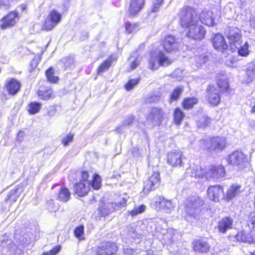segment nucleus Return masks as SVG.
Wrapping results in <instances>:
<instances>
[{
	"label": "nucleus",
	"mask_w": 255,
	"mask_h": 255,
	"mask_svg": "<svg viewBox=\"0 0 255 255\" xmlns=\"http://www.w3.org/2000/svg\"><path fill=\"white\" fill-rule=\"evenodd\" d=\"M127 199L123 198L122 200L118 203H108L100 206L98 211L102 216H106L111 213L121 210L127 205Z\"/></svg>",
	"instance_id": "4"
},
{
	"label": "nucleus",
	"mask_w": 255,
	"mask_h": 255,
	"mask_svg": "<svg viewBox=\"0 0 255 255\" xmlns=\"http://www.w3.org/2000/svg\"><path fill=\"white\" fill-rule=\"evenodd\" d=\"M124 253L125 255H132L134 250L130 248H126L124 249Z\"/></svg>",
	"instance_id": "60"
},
{
	"label": "nucleus",
	"mask_w": 255,
	"mask_h": 255,
	"mask_svg": "<svg viewBox=\"0 0 255 255\" xmlns=\"http://www.w3.org/2000/svg\"><path fill=\"white\" fill-rule=\"evenodd\" d=\"M160 181L159 173L158 172H154L144 182L143 191L144 193L147 194L150 191L154 190L158 187Z\"/></svg>",
	"instance_id": "7"
},
{
	"label": "nucleus",
	"mask_w": 255,
	"mask_h": 255,
	"mask_svg": "<svg viewBox=\"0 0 255 255\" xmlns=\"http://www.w3.org/2000/svg\"><path fill=\"white\" fill-rule=\"evenodd\" d=\"M38 65V60L33 59L30 63V66L32 68V70H30V71H32L33 69L35 68Z\"/></svg>",
	"instance_id": "61"
},
{
	"label": "nucleus",
	"mask_w": 255,
	"mask_h": 255,
	"mask_svg": "<svg viewBox=\"0 0 255 255\" xmlns=\"http://www.w3.org/2000/svg\"><path fill=\"white\" fill-rule=\"evenodd\" d=\"M164 114V111L161 108L152 107L146 113V121L153 126H159L163 121Z\"/></svg>",
	"instance_id": "3"
},
{
	"label": "nucleus",
	"mask_w": 255,
	"mask_h": 255,
	"mask_svg": "<svg viewBox=\"0 0 255 255\" xmlns=\"http://www.w3.org/2000/svg\"><path fill=\"white\" fill-rule=\"evenodd\" d=\"M186 36L195 40H201L205 37L206 30L202 26H198L195 24L187 28Z\"/></svg>",
	"instance_id": "10"
},
{
	"label": "nucleus",
	"mask_w": 255,
	"mask_h": 255,
	"mask_svg": "<svg viewBox=\"0 0 255 255\" xmlns=\"http://www.w3.org/2000/svg\"><path fill=\"white\" fill-rule=\"evenodd\" d=\"M206 97L211 105L217 106L221 100L220 89L214 85H210L207 89Z\"/></svg>",
	"instance_id": "12"
},
{
	"label": "nucleus",
	"mask_w": 255,
	"mask_h": 255,
	"mask_svg": "<svg viewBox=\"0 0 255 255\" xmlns=\"http://www.w3.org/2000/svg\"><path fill=\"white\" fill-rule=\"evenodd\" d=\"M155 230L163 235L162 241L166 245H171L174 242L175 231L173 229L166 230L156 227Z\"/></svg>",
	"instance_id": "16"
},
{
	"label": "nucleus",
	"mask_w": 255,
	"mask_h": 255,
	"mask_svg": "<svg viewBox=\"0 0 255 255\" xmlns=\"http://www.w3.org/2000/svg\"><path fill=\"white\" fill-rule=\"evenodd\" d=\"M138 27L137 24H131L129 22H126L125 24V27L126 31L128 33H132L136 31V28Z\"/></svg>",
	"instance_id": "51"
},
{
	"label": "nucleus",
	"mask_w": 255,
	"mask_h": 255,
	"mask_svg": "<svg viewBox=\"0 0 255 255\" xmlns=\"http://www.w3.org/2000/svg\"><path fill=\"white\" fill-rule=\"evenodd\" d=\"M218 88L221 90H226L229 87V84L226 80H219L217 83Z\"/></svg>",
	"instance_id": "54"
},
{
	"label": "nucleus",
	"mask_w": 255,
	"mask_h": 255,
	"mask_svg": "<svg viewBox=\"0 0 255 255\" xmlns=\"http://www.w3.org/2000/svg\"><path fill=\"white\" fill-rule=\"evenodd\" d=\"M45 75L48 81L51 83H56L59 80L58 77L54 76V71L52 67L46 71Z\"/></svg>",
	"instance_id": "40"
},
{
	"label": "nucleus",
	"mask_w": 255,
	"mask_h": 255,
	"mask_svg": "<svg viewBox=\"0 0 255 255\" xmlns=\"http://www.w3.org/2000/svg\"><path fill=\"white\" fill-rule=\"evenodd\" d=\"M233 220L230 217L223 218L218 223V229L219 232L225 233L226 231L232 228Z\"/></svg>",
	"instance_id": "25"
},
{
	"label": "nucleus",
	"mask_w": 255,
	"mask_h": 255,
	"mask_svg": "<svg viewBox=\"0 0 255 255\" xmlns=\"http://www.w3.org/2000/svg\"><path fill=\"white\" fill-rule=\"evenodd\" d=\"M192 246L194 251L198 254L208 253L211 248L209 243L204 239L195 240L193 242Z\"/></svg>",
	"instance_id": "14"
},
{
	"label": "nucleus",
	"mask_w": 255,
	"mask_h": 255,
	"mask_svg": "<svg viewBox=\"0 0 255 255\" xmlns=\"http://www.w3.org/2000/svg\"><path fill=\"white\" fill-rule=\"evenodd\" d=\"M248 226L255 231V216L250 219L248 223Z\"/></svg>",
	"instance_id": "58"
},
{
	"label": "nucleus",
	"mask_w": 255,
	"mask_h": 255,
	"mask_svg": "<svg viewBox=\"0 0 255 255\" xmlns=\"http://www.w3.org/2000/svg\"><path fill=\"white\" fill-rule=\"evenodd\" d=\"M229 42L234 45L237 48L242 43L241 31L236 27H232L229 30L228 35Z\"/></svg>",
	"instance_id": "15"
},
{
	"label": "nucleus",
	"mask_w": 255,
	"mask_h": 255,
	"mask_svg": "<svg viewBox=\"0 0 255 255\" xmlns=\"http://www.w3.org/2000/svg\"><path fill=\"white\" fill-rule=\"evenodd\" d=\"M71 193L68 188L62 187L59 190L57 199L62 202H66L70 199Z\"/></svg>",
	"instance_id": "31"
},
{
	"label": "nucleus",
	"mask_w": 255,
	"mask_h": 255,
	"mask_svg": "<svg viewBox=\"0 0 255 255\" xmlns=\"http://www.w3.org/2000/svg\"><path fill=\"white\" fill-rule=\"evenodd\" d=\"M74 138V134L69 133L62 139V143L64 146H67L69 145V143L73 141Z\"/></svg>",
	"instance_id": "48"
},
{
	"label": "nucleus",
	"mask_w": 255,
	"mask_h": 255,
	"mask_svg": "<svg viewBox=\"0 0 255 255\" xmlns=\"http://www.w3.org/2000/svg\"><path fill=\"white\" fill-rule=\"evenodd\" d=\"M18 190V187H15L10 191L5 199L6 202H9L10 203L15 202L20 195Z\"/></svg>",
	"instance_id": "34"
},
{
	"label": "nucleus",
	"mask_w": 255,
	"mask_h": 255,
	"mask_svg": "<svg viewBox=\"0 0 255 255\" xmlns=\"http://www.w3.org/2000/svg\"><path fill=\"white\" fill-rule=\"evenodd\" d=\"M226 145V139L224 137L216 136L210 138L207 144V149L210 151L222 150Z\"/></svg>",
	"instance_id": "9"
},
{
	"label": "nucleus",
	"mask_w": 255,
	"mask_h": 255,
	"mask_svg": "<svg viewBox=\"0 0 255 255\" xmlns=\"http://www.w3.org/2000/svg\"><path fill=\"white\" fill-rule=\"evenodd\" d=\"M183 86H178L175 88L170 95L169 102L177 101L183 92Z\"/></svg>",
	"instance_id": "35"
},
{
	"label": "nucleus",
	"mask_w": 255,
	"mask_h": 255,
	"mask_svg": "<svg viewBox=\"0 0 255 255\" xmlns=\"http://www.w3.org/2000/svg\"><path fill=\"white\" fill-rule=\"evenodd\" d=\"M251 106L252 107L251 112L255 113V103H254V105H251Z\"/></svg>",
	"instance_id": "64"
},
{
	"label": "nucleus",
	"mask_w": 255,
	"mask_h": 255,
	"mask_svg": "<svg viewBox=\"0 0 255 255\" xmlns=\"http://www.w3.org/2000/svg\"><path fill=\"white\" fill-rule=\"evenodd\" d=\"M118 251L117 245L114 243H103L99 247L97 250V255H112Z\"/></svg>",
	"instance_id": "13"
},
{
	"label": "nucleus",
	"mask_w": 255,
	"mask_h": 255,
	"mask_svg": "<svg viewBox=\"0 0 255 255\" xmlns=\"http://www.w3.org/2000/svg\"><path fill=\"white\" fill-rule=\"evenodd\" d=\"M247 81L252 82L255 79V63H250L246 69Z\"/></svg>",
	"instance_id": "33"
},
{
	"label": "nucleus",
	"mask_w": 255,
	"mask_h": 255,
	"mask_svg": "<svg viewBox=\"0 0 255 255\" xmlns=\"http://www.w3.org/2000/svg\"><path fill=\"white\" fill-rule=\"evenodd\" d=\"M139 79H134L129 80L127 84L125 85V88L126 90L128 91L131 90L134 86L138 84Z\"/></svg>",
	"instance_id": "50"
},
{
	"label": "nucleus",
	"mask_w": 255,
	"mask_h": 255,
	"mask_svg": "<svg viewBox=\"0 0 255 255\" xmlns=\"http://www.w3.org/2000/svg\"><path fill=\"white\" fill-rule=\"evenodd\" d=\"M60 249L61 247L60 246H56L50 251L44 253L42 255H56L60 251Z\"/></svg>",
	"instance_id": "56"
},
{
	"label": "nucleus",
	"mask_w": 255,
	"mask_h": 255,
	"mask_svg": "<svg viewBox=\"0 0 255 255\" xmlns=\"http://www.w3.org/2000/svg\"><path fill=\"white\" fill-rule=\"evenodd\" d=\"M116 60V57L115 56H110L107 59L104 61L98 67V73L99 74L102 73L105 71L108 70L111 66L112 62Z\"/></svg>",
	"instance_id": "29"
},
{
	"label": "nucleus",
	"mask_w": 255,
	"mask_h": 255,
	"mask_svg": "<svg viewBox=\"0 0 255 255\" xmlns=\"http://www.w3.org/2000/svg\"><path fill=\"white\" fill-rule=\"evenodd\" d=\"M90 182L86 181V182H79L78 184L74 185V188L76 193L80 196L86 195L89 191Z\"/></svg>",
	"instance_id": "26"
},
{
	"label": "nucleus",
	"mask_w": 255,
	"mask_h": 255,
	"mask_svg": "<svg viewBox=\"0 0 255 255\" xmlns=\"http://www.w3.org/2000/svg\"><path fill=\"white\" fill-rule=\"evenodd\" d=\"M128 236L134 239L138 240V242L140 241V239L142 236V234L138 232L137 228H134L133 227H129L128 229Z\"/></svg>",
	"instance_id": "39"
},
{
	"label": "nucleus",
	"mask_w": 255,
	"mask_h": 255,
	"mask_svg": "<svg viewBox=\"0 0 255 255\" xmlns=\"http://www.w3.org/2000/svg\"><path fill=\"white\" fill-rule=\"evenodd\" d=\"M184 117V114L179 108H176L174 112V121L176 124L179 125Z\"/></svg>",
	"instance_id": "41"
},
{
	"label": "nucleus",
	"mask_w": 255,
	"mask_h": 255,
	"mask_svg": "<svg viewBox=\"0 0 255 255\" xmlns=\"http://www.w3.org/2000/svg\"><path fill=\"white\" fill-rule=\"evenodd\" d=\"M163 2V0H155L151 7V11L152 12H157L159 7Z\"/></svg>",
	"instance_id": "49"
},
{
	"label": "nucleus",
	"mask_w": 255,
	"mask_h": 255,
	"mask_svg": "<svg viewBox=\"0 0 255 255\" xmlns=\"http://www.w3.org/2000/svg\"><path fill=\"white\" fill-rule=\"evenodd\" d=\"M214 47L219 51L224 52L228 49V45L223 35L220 33L216 34L212 39Z\"/></svg>",
	"instance_id": "17"
},
{
	"label": "nucleus",
	"mask_w": 255,
	"mask_h": 255,
	"mask_svg": "<svg viewBox=\"0 0 255 255\" xmlns=\"http://www.w3.org/2000/svg\"><path fill=\"white\" fill-rule=\"evenodd\" d=\"M208 60V58L205 55H200L196 56L195 58V62L196 65V67L199 68L203 64H205Z\"/></svg>",
	"instance_id": "45"
},
{
	"label": "nucleus",
	"mask_w": 255,
	"mask_h": 255,
	"mask_svg": "<svg viewBox=\"0 0 255 255\" xmlns=\"http://www.w3.org/2000/svg\"><path fill=\"white\" fill-rule=\"evenodd\" d=\"M140 59L139 57H136L135 60L131 61L130 64V69L131 70L135 69L139 64Z\"/></svg>",
	"instance_id": "57"
},
{
	"label": "nucleus",
	"mask_w": 255,
	"mask_h": 255,
	"mask_svg": "<svg viewBox=\"0 0 255 255\" xmlns=\"http://www.w3.org/2000/svg\"><path fill=\"white\" fill-rule=\"evenodd\" d=\"M134 120V117L133 115H129L128 116L123 122V126H129L133 122Z\"/></svg>",
	"instance_id": "55"
},
{
	"label": "nucleus",
	"mask_w": 255,
	"mask_h": 255,
	"mask_svg": "<svg viewBox=\"0 0 255 255\" xmlns=\"http://www.w3.org/2000/svg\"><path fill=\"white\" fill-rule=\"evenodd\" d=\"M213 13L209 10H203L200 14L199 20L201 22L207 26H211L214 25Z\"/></svg>",
	"instance_id": "23"
},
{
	"label": "nucleus",
	"mask_w": 255,
	"mask_h": 255,
	"mask_svg": "<svg viewBox=\"0 0 255 255\" xmlns=\"http://www.w3.org/2000/svg\"><path fill=\"white\" fill-rule=\"evenodd\" d=\"M198 99L195 98H187L185 99L182 103L183 107L184 109H190L197 104Z\"/></svg>",
	"instance_id": "36"
},
{
	"label": "nucleus",
	"mask_w": 255,
	"mask_h": 255,
	"mask_svg": "<svg viewBox=\"0 0 255 255\" xmlns=\"http://www.w3.org/2000/svg\"><path fill=\"white\" fill-rule=\"evenodd\" d=\"M235 237L236 240L239 242L248 243L253 242V239L251 235L250 234L246 233L245 231L238 233Z\"/></svg>",
	"instance_id": "32"
},
{
	"label": "nucleus",
	"mask_w": 255,
	"mask_h": 255,
	"mask_svg": "<svg viewBox=\"0 0 255 255\" xmlns=\"http://www.w3.org/2000/svg\"><path fill=\"white\" fill-rule=\"evenodd\" d=\"M89 177V174L86 171H83L82 173V179L80 182H86V181H89L88 178Z\"/></svg>",
	"instance_id": "59"
},
{
	"label": "nucleus",
	"mask_w": 255,
	"mask_h": 255,
	"mask_svg": "<svg viewBox=\"0 0 255 255\" xmlns=\"http://www.w3.org/2000/svg\"><path fill=\"white\" fill-rule=\"evenodd\" d=\"M206 169H203L198 166H193L190 167L188 169V172L190 173V175L195 178H200L205 177Z\"/></svg>",
	"instance_id": "27"
},
{
	"label": "nucleus",
	"mask_w": 255,
	"mask_h": 255,
	"mask_svg": "<svg viewBox=\"0 0 255 255\" xmlns=\"http://www.w3.org/2000/svg\"><path fill=\"white\" fill-rule=\"evenodd\" d=\"M146 206L145 205H141L139 206L135 207L133 210L128 211V213L131 216L134 217L144 212Z\"/></svg>",
	"instance_id": "42"
},
{
	"label": "nucleus",
	"mask_w": 255,
	"mask_h": 255,
	"mask_svg": "<svg viewBox=\"0 0 255 255\" xmlns=\"http://www.w3.org/2000/svg\"><path fill=\"white\" fill-rule=\"evenodd\" d=\"M182 153L180 151L171 152L168 155V163L172 166L181 165L182 164Z\"/></svg>",
	"instance_id": "22"
},
{
	"label": "nucleus",
	"mask_w": 255,
	"mask_h": 255,
	"mask_svg": "<svg viewBox=\"0 0 255 255\" xmlns=\"http://www.w3.org/2000/svg\"><path fill=\"white\" fill-rule=\"evenodd\" d=\"M155 208L157 210L169 213L174 208L171 200L166 199L161 196H157L154 198Z\"/></svg>",
	"instance_id": "8"
},
{
	"label": "nucleus",
	"mask_w": 255,
	"mask_h": 255,
	"mask_svg": "<svg viewBox=\"0 0 255 255\" xmlns=\"http://www.w3.org/2000/svg\"><path fill=\"white\" fill-rule=\"evenodd\" d=\"M91 185L94 189L96 190L100 188L101 185V178L99 175L96 174L94 175Z\"/></svg>",
	"instance_id": "46"
},
{
	"label": "nucleus",
	"mask_w": 255,
	"mask_h": 255,
	"mask_svg": "<svg viewBox=\"0 0 255 255\" xmlns=\"http://www.w3.org/2000/svg\"><path fill=\"white\" fill-rule=\"evenodd\" d=\"M172 63V60L169 59L163 53L161 52L157 57H151L149 61V68L152 70H155L159 66H167Z\"/></svg>",
	"instance_id": "6"
},
{
	"label": "nucleus",
	"mask_w": 255,
	"mask_h": 255,
	"mask_svg": "<svg viewBox=\"0 0 255 255\" xmlns=\"http://www.w3.org/2000/svg\"><path fill=\"white\" fill-rule=\"evenodd\" d=\"M38 95L41 99L44 100H48L54 97L53 91L50 88L45 91L39 90L38 92Z\"/></svg>",
	"instance_id": "37"
},
{
	"label": "nucleus",
	"mask_w": 255,
	"mask_h": 255,
	"mask_svg": "<svg viewBox=\"0 0 255 255\" xmlns=\"http://www.w3.org/2000/svg\"><path fill=\"white\" fill-rule=\"evenodd\" d=\"M41 108V104L39 103L33 102L29 104L28 111L31 115L37 113Z\"/></svg>",
	"instance_id": "38"
},
{
	"label": "nucleus",
	"mask_w": 255,
	"mask_h": 255,
	"mask_svg": "<svg viewBox=\"0 0 255 255\" xmlns=\"http://www.w3.org/2000/svg\"><path fill=\"white\" fill-rule=\"evenodd\" d=\"M54 202L53 200H50L47 202L48 208L49 210H54L55 208L53 207Z\"/></svg>",
	"instance_id": "62"
},
{
	"label": "nucleus",
	"mask_w": 255,
	"mask_h": 255,
	"mask_svg": "<svg viewBox=\"0 0 255 255\" xmlns=\"http://www.w3.org/2000/svg\"><path fill=\"white\" fill-rule=\"evenodd\" d=\"M162 45L167 52H171L178 49V43L176 41L174 36L168 35L166 36L162 42Z\"/></svg>",
	"instance_id": "19"
},
{
	"label": "nucleus",
	"mask_w": 255,
	"mask_h": 255,
	"mask_svg": "<svg viewBox=\"0 0 255 255\" xmlns=\"http://www.w3.org/2000/svg\"><path fill=\"white\" fill-rule=\"evenodd\" d=\"M144 0H131L128 13L130 15H135L143 7Z\"/></svg>",
	"instance_id": "24"
},
{
	"label": "nucleus",
	"mask_w": 255,
	"mask_h": 255,
	"mask_svg": "<svg viewBox=\"0 0 255 255\" xmlns=\"http://www.w3.org/2000/svg\"><path fill=\"white\" fill-rule=\"evenodd\" d=\"M20 86V83L18 80L12 78L5 83L4 87L9 94L13 96L18 92Z\"/></svg>",
	"instance_id": "20"
},
{
	"label": "nucleus",
	"mask_w": 255,
	"mask_h": 255,
	"mask_svg": "<svg viewBox=\"0 0 255 255\" xmlns=\"http://www.w3.org/2000/svg\"><path fill=\"white\" fill-rule=\"evenodd\" d=\"M211 120L205 115L201 114L199 116L196 120L197 127L198 128H206L211 124Z\"/></svg>",
	"instance_id": "30"
},
{
	"label": "nucleus",
	"mask_w": 255,
	"mask_h": 255,
	"mask_svg": "<svg viewBox=\"0 0 255 255\" xmlns=\"http://www.w3.org/2000/svg\"><path fill=\"white\" fill-rule=\"evenodd\" d=\"M239 54L242 56H247L250 53V50H249V44L247 42L240 48H238Z\"/></svg>",
	"instance_id": "43"
},
{
	"label": "nucleus",
	"mask_w": 255,
	"mask_h": 255,
	"mask_svg": "<svg viewBox=\"0 0 255 255\" xmlns=\"http://www.w3.org/2000/svg\"><path fill=\"white\" fill-rule=\"evenodd\" d=\"M179 17L181 25L185 28L198 24L199 20V16L196 10L188 6L182 9Z\"/></svg>",
	"instance_id": "1"
},
{
	"label": "nucleus",
	"mask_w": 255,
	"mask_h": 255,
	"mask_svg": "<svg viewBox=\"0 0 255 255\" xmlns=\"http://www.w3.org/2000/svg\"><path fill=\"white\" fill-rule=\"evenodd\" d=\"M203 205V200L198 197H192L185 201V212L189 216L196 218L200 212V207Z\"/></svg>",
	"instance_id": "2"
},
{
	"label": "nucleus",
	"mask_w": 255,
	"mask_h": 255,
	"mask_svg": "<svg viewBox=\"0 0 255 255\" xmlns=\"http://www.w3.org/2000/svg\"><path fill=\"white\" fill-rule=\"evenodd\" d=\"M208 197L212 200L217 202L219 198L223 195V189L219 186L210 187L207 191Z\"/></svg>",
	"instance_id": "18"
},
{
	"label": "nucleus",
	"mask_w": 255,
	"mask_h": 255,
	"mask_svg": "<svg viewBox=\"0 0 255 255\" xmlns=\"http://www.w3.org/2000/svg\"><path fill=\"white\" fill-rule=\"evenodd\" d=\"M18 15L16 12H11L3 17L2 19V23L0 25L1 29H4L13 26L16 23L15 18Z\"/></svg>",
	"instance_id": "21"
},
{
	"label": "nucleus",
	"mask_w": 255,
	"mask_h": 255,
	"mask_svg": "<svg viewBox=\"0 0 255 255\" xmlns=\"http://www.w3.org/2000/svg\"><path fill=\"white\" fill-rule=\"evenodd\" d=\"M20 6L21 9L22 10H24L26 9V5L25 4H22L20 5Z\"/></svg>",
	"instance_id": "63"
},
{
	"label": "nucleus",
	"mask_w": 255,
	"mask_h": 255,
	"mask_svg": "<svg viewBox=\"0 0 255 255\" xmlns=\"http://www.w3.org/2000/svg\"><path fill=\"white\" fill-rule=\"evenodd\" d=\"M75 236L78 238L79 240H83L84 238L82 236L84 233V227L81 226L77 227L74 231Z\"/></svg>",
	"instance_id": "52"
},
{
	"label": "nucleus",
	"mask_w": 255,
	"mask_h": 255,
	"mask_svg": "<svg viewBox=\"0 0 255 255\" xmlns=\"http://www.w3.org/2000/svg\"><path fill=\"white\" fill-rule=\"evenodd\" d=\"M241 186L240 185H233L228 190L226 196L224 195V198L227 200H229L236 197L239 193Z\"/></svg>",
	"instance_id": "28"
},
{
	"label": "nucleus",
	"mask_w": 255,
	"mask_h": 255,
	"mask_svg": "<svg viewBox=\"0 0 255 255\" xmlns=\"http://www.w3.org/2000/svg\"><path fill=\"white\" fill-rule=\"evenodd\" d=\"M63 63L66 67H69L71 66L74 62L73 58L71 57H66L62 59V60Z\"/></svg>",
	"instance_id": "53"
},
{
	"label": "nucleus",
	"mask_w": 255,
	"mask_h": 255,
	"mask_svg": "<svg viewBox=\"0 0 255 255\" xmlns=\"http://www.w3.org/2000/svg\"><path fill=\"white\" fill-rule=\"evenodd\" d=\"M61 15L55 10H53L49 14V18H50L56 25L60 22L61 20Z\"/></svg>",
	"instance_id": "44"
},
{
	"label": "nucleus",
	"mask_w": 255,
	"mask_h": 255,
	"mask_svg": "<svg viewBox=\"0 0 255 255\" xmlns=\"http://www.w3.org/2000/svg\"><path fill=\"white\" fill-rule=\"evenodd\" d=\"M228 161L230 164L238 166L242 169L247 164V156L242 152L236 151L231 154L229 156Z\"/></svg>",
	"instance_id": "5"
},
{
	"label": "nucleus",
	"mask_w": 255,
	"mask_h": 255,
	"mask_svg": "<svg viewBox=\"0 0 255 255\" xmlns=\"http://www.w3.org/2000/svg\"><path fill=\"white\" fill-rule=\"evenodd\" d=\"M225 170L222 165L211 166L206 171L205 177L207 179L211 178L219 179L224 177Z\"/></svg>",
	"instance_id": "11"
},
{
	"label": "nucleus",
	"mask_w": 255,
	"mask_h": 255,
	"mask_svg": "<svg viewBox=\"0 0 255 255\" xmlns=\"http://www.w3.org/2000/svg\"><path fill=\"white\" fill-rule=\"evenodd\" d=\"M56 24L54 23L50 18H48L45 21V23L43 25V29L47 31L52 30Z\"/></svg>",
	"instance_id": "47"
}]
</instances>
